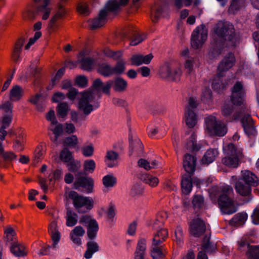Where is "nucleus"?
<instances>
[{
    "mask_svg": "<svg viewBox=\"0 0 259 259\" xmlns=\"http://www.w3.org/2000/svg\"><path fill=\"white\" fill-rule=\"evenodd\" d=\"M92 91H96L98 93L102 92L108 95H110V88H111V80L103 82L100 78L96 79L92 86Z\"/></svg>",
    "mask_w": 259,
    "mask_h": 259,
    "instance_id": "f3484780",
    "label": "nucleus"
},
{
    "mask_svg": "<svg viewBox=\"0 0 259 259\" xmlns=\"http://www.w3.org/2000/svg\"><path fill=\"white\" fill-rule=\"evenodd\" d=\"M215 32L218 38L212 44L208 53V57L210 60L217 58L225 47H235L239 43V37L235 33L233 25L229 23L220 24Z\"/></svg>",
    "mask_w": 259,
    "mask_h": 259,
    "instance_id": "f257e3e1",
    "label": "nucleus"
},
{
    "mask_svg": "<svg viewBox=\"0 0 259 259\" xmlns=\"http://www.w3.org/2000/svg\"><path fill=\"white\" fill-rule=\"evenodd\" d=\"M238 249L241 251H245L247 255L250 246L249 243L244 239H241L237 242Z\"/></svg>",
    "mask_w": 259,
    "mask_h": 259,
    "instance_id": "13d9d810",
    "label": "nucleus"
},
{
    "mask_svg": "<svg viewBox=\"0 0 259 259\" xmlns=\"http://www.w3.org/2000/svg\"><path fill=\"white\" fill-rule=\"evenodd\" d=\"M67 166L69 171L75 172L80 168L81 163L79 161L73 159V160L67 162Z\"/></svg>",
    "mask_w": 259,
    "mask_h": 259,
    "instance_id": "603ef678",
    "label": "nucleus"
},
{
    "mask_svg": "<svg viewBox=\"0 0 259 259\" xmlns=\"http://www.w3.org/2000/svg\"><path fill=\"white\" fill-rule=\"evenodd\" d=\"M205 132L210 136L222 137L227 132L226 125L222 121L218 120L212 115H209L205 119Z\"/></svg>",
    "mask_w": 259,
    "mask_h": 259,
    "instance_id": "423d86ee",
    "label": "nucleus"
},
{
    "mask_svg": "<svg viewBox=\"0 0 259 259\" xmlns=\"http://www.w3.org/2000/svg\"><path fill=\"white\" fill-rule=\"evenodd\" d=\"M22 95V89L19 85L14 86L11 90L10 99L11 101L19 100Z\"/></svg>",
    "mask_w": 259,
    "mask_h": 259,
    "instance_id": "a19ab883",
    "label": "nucleus"
},
{
    "mask_svg": "<svg viewBox=\"0 0 259 259\" xmlns=\"http://www.w3.org/2000/svg\"><path fill=\"white\" fill-rule=\"evenodd\" d=\"M130 146L132 149L137 151H140L143 149V145L138 138H135L130 142Z\"/></svg>",
    "mask_w": 259,
    "mask_h": 259,
    "instance_id": "338daca9",
    "label": "nucleus"
},
{
    "mask_svg": "<svg viewBox=\"0 0 259 259\" xmlns=\"http://www.w3.org/2000/svg\"><path fill=\"white\" fill-rule=\"evenodd\" d=\"M96 167V163L93 159L85 160L83 162V168L84 171L92 173Z\"/></svg>",
    "mask_w": 259,
    "mask_h": 259,
    "instance_id": "5fc2aeb1",
    "label": "nucleus"
},
{
    "mask_svg": "<svg viewBox=\"0 0 259 259\" xmlns=\"http://www.w3.org/2000/svg\"><path fill=\"white\" fill-rule=\"evenodd\" d=\"M232 103H225L221 110L222 114L229 121H233L240 118L244 131L248 136H253L256 130L253 121L248 112L242 110L239 113L234 111Z\"/></svg>",
    "mask_w": 259,
    "mask_h": 259,
    "instance_id": "f03ea898",
    "label": "nucleus"
},
{
    "mask_svg": "<svg viewBox=\"0 0 259 259\" xmlns=\"http://www.w3.org/2000/svg\"><path fill=\"white\" fill-rule=\"evenodd\" d=\"M80 97L78 98V109L84 115H89L93 110L94 107L92 102L95 97L92 91H88L79 93Z\"/></svg>",
    "mask_w": 259,
    "mask_h": 259,
    "instance_id": "9d476101",
    "label": "nucleus"
},
{
    "mask_svg": "<svg viewBox=\"0 0 259 259\" xmlns=\"http://www.w3.org/2000/svg\"><path fill=\"white\" fill-rule=\"evenodd\" d=\"M64 72L65 68L64 67L61 68L57 71L55 77L52 80L51 84H50V85L48 86V90H51L53 89V88L56 84V80L59 79L63 76V75L64 73Z\"/></svg>",
    "mask_w": 259,
    "mask_h": 259,
    "instance_id": "69168bd1",
    "label": "nucleus"
},
{
    "mask_svg": "<svg viewBox=\"0 0 259 259\" xmlns=\"http://www.w3.org/2000/svg\"><path fill=\"white\" fill-rule=\"evenodd\" d=\"M66 14L65 10L62 6H60L56 14L51 18L50 20L49 26L52 28L57 20L62 18Z\"/></svg>",
    "mask_w": 259,
    "mask_h": 259,
    "instance_id": "4c0bfd02",
    "label": "nucleus"
},
{
    "mask_svg": "<svg viewBox=\"0 0 259 259\" xmlns=\"http://www.w3.org/2000/svg\"><path fill=\"white\" fill-rule=\"evenodd\" d=\"M63 143L66 146L75 147L78 144V140L76 135H72L66 137Z\"/></svg>",
    "mask_w": 259,
    "mask_h": 259,
    "instance_id": "8fccbe9b",
    "label": "nucleus"
},
{
    "mask_svg": "<svg viewBox=\"0 0 259 259\" xmlns=\"http://www.w3.org/2000/svg\"><path fill=\"white\" fill-rule=\"evenodd\" d=\"M143 191V188L142 185L139 183L134 184L131 189L130 195L132 197H138L142 195Z\"/></svg>",
    "mask_w": 259,
    "mask_h": 259,
    "instance_id": "3c124183",
    "label": "nucleus"
},
{
    "mask_svg": "<svg viewBox=\"0 0 259 259\" xmlns=\"http://www.w3.org/2000/svg\"><path fill=\"white\" fill-rule=\"evenodd\" d=\"M12 109V104L9 101L4 102L0 105V110H2L3 115H13Z\"/></svg>",
    "mask_w": 259,
    "mask_h": 259,
    "instance_id": "09e8293b",
    "label": "nucleus"
},
{
    "mask_svg": "<svg viewBox=\"0 0 259 259\" xmlns=\"http://www.w3.org/2000/svg\"><path fill=\"white\" fill-rule=\"evenodd\" d=\"M13 148L18 151H22L23 150V140L21 135L17 136V139L14 141Z\"/></svg>",
    "mask_w": 259,
    "mask_h": 259,
    "instance_id": "bf43d9fd",
    "label": "nucleus"
},
{
    "mask_svg": "<svg viewBox=\"0 0 259 259\" xmlns=\"http://www.w3.org/2000/svg\"><path fill=\"white\" fill-rule=\"evenodd\" d=\"M152 55L148 54L146 56L142 55H133L131 60L132 64L136 66H140L142 64H148L152 59Z\"/></svg>",
    "mask_w": 259,
    "mask_h": 259,
    "instance_id": "a878e982",
    "label": "nucleus"
},
{
    "mask_svg": "<svg viewBox=\"0 0 259 259\" xmlns=\"http://www.w3.org/2000/svg\"><path fill=\"white\" fill-rule=\"evenodd\" d=\"M60 158L63 162H68L73 160V156L72 153L67 148H64L60 152Z\"/></svg>",
    "mask_w": 259,
    "mask_h": 259,
    "instance_id": "a18cd8bd",
    "label": "nucleus"
},
{
    "mask_svg": "<svg viewBox=\"0 0 259 259\" xmlns=\"http://www.w3.org/2000/svg\"><path fill=\"white\" fill-rule=\"evenodd\" d=\"M159 246H152L151 250V255L153 259H158L164 257V254Z\"/></svg>",
    "mask_w": 259,
    "mask_h": 259,
    "instance_id": "6e6d98bb",
    "label": "nucleus"
},
{
    "mask_svg": "<svg viewBox=\"0 0 259 259\" xmlns=\"http://www.w3.org/2000/svg\"><path fill=\"white\" fill-rule=\"evenodd\" d=\"M251 185L239 179L235 184V189L236 192L241 196H247L251 193Z\"/></svg>",
    "mask_w": 259,
    "mask_h": 259,
    "instance_id": "aec40b11",
    "label": "nucleus"
},
{
    "mask_svg": "<svg viewBox=\"0 0 259 259\" xmlns=\"http://www.w3.org/2000/svg\"><path fill=\"white\" fill-rule=\"evenodd\" d=\"M87 249L84 254V257L86 259L91 258L93 254L97 252L99 249L98 243L93 240L87 242Z\"/></svg>",
    "mask_w": 259,
    "mask_h": 259,
    "instance_id": "c756f323",
    "label": "nucleus"
},
{
    "mask_svg": "<svg viewBox=\"0 0 259 259\" xmlns=\"http://www.w3.org/2000/svg\"><path fill=\"white\" fill-rule=\"evenodd\" d=\"M79 223L87 227L88 238L93 240L96 237L99 226L97 222L93 217L89 214L81 216L79 219Z\"/></svg>",
    "mask_w": 259,
    "mask_h": 259,
    "instance_id": "9b49d317",
    "label": "nucleus"
},
{
    "mask_svg": "<svg viewBox=\"0 0 259 259\" xmlns=\"http://www.w3.org/2000/svg\"><path fill=\"white\" fill-rule=\"evenodd\" d=\"M68 197L79 213L87 212L93 207L94 201L91 197L83 196L74 191L69 193Z\"/></svg>",
    "mask_w": 259,
    "mask_h": 259,
    "instance_id": "0eeeda50",
    "label": "nucleus"
},
{
    "mask_svg": "<svg viewBox=\"0 0 259 259\" xmlns=\"http://www.w3.org/2000/svg\"><path fill=\"white\" fill-rule=\"evenodd\" d=\"M125 61L120 59L118 60L114 65L112 67L114 75H121L124 73L126 69Z\"/></svg>",
    "mask_w": 259,
    "mask_h": 259,
    "instance_id": "58836bf2",
    "label": "nucleus"
},
{
    "mask_svg": "<svg viewBox=\"0 0 259 259\" xmlns=\"http://www.w3.org/2000/svg\"><path fill=\"white\" fill-rule=\"evenodd\" d=\"M66 225L67 227L74 226L78 221V215L70 209H68L65 216Z\"/></svg>",
    "mask_w": 259,
    "mask_h": 259,
    "instance_id": "f704fd0d",
    "label": "nucleus"
},
{
    "mask_svg": "<svg viewBox=\"0 0 259 259\" xmlns=\"http://www.w3.org/2000/svg\"><path fill=\"white\" fill-rule=\"evenodd\" d=\"M69 110V105L68 103L66 102L59 103L56 107V111L59 117H66Z\"/></svg>",
    "mask_w": 259,
    "mask_h": 259,
    "instance_id": "c9c22d12",
    "label": "nucleus"
},
{
    "mask_svg": "<svg viewBox=\"0 0 259 259\" xmlns=\"http://www.w3.org/2000/svg\"><path fill=\"white\" fill-rule=\"evenodd\" d=\"M75 176V181L73 183L74 189H79L80 187H82L87 193L93 192L94 180L92 178L83 176L81 172H77Z\"/></svg>",
    "mask_w": 259,
    "mask_h": 259,
    "instance_id": "ddd939ff",
    "label": "nucleus"
},
{
    "mask_svg": "<svg viewBox=\"0 0 259 259\" xmlns=\"http://www.w3.org/2000/svg\"><path fill=\"white\" fill-rule=\"evenodd\" d=\"M182 189L183 193L189 194L192 190V179L189 175H185L182 177L181 181Z\"/></svg>",
    "mask_w": 259,
    "mask_h": 259,
    "instance_id": "72a5a7b5",
    "label": "nucleus"
},
{
    "mask_svg": "<svg viewBox=\"0 0 259 259\" xmlns=\"http://www.w3.org/2000/svg\"><path fill=\"white\" fill-rule=\"evenodd\" d=\"M235 62V58L233 54L229 53L220 62L218 69V73L223 74L224 72L228 71L234 65Z\"/></svg>",
    "mask_w": 259,
    "mask_h": 259,
    "instance_id": "dca6fc26",
    "label": "nucleus"
},
{
    "mask_svg": "<svg viewBox=\"0 0 259 259\" xmlns=\"http://www.w3.org/2000/svg\"><path fill=\"white\" fill-rule=\"evenodd\" d=\"M218 204L222 212L225 214H231L237 210L234 201L231 198L233 194V190L231 186H224L220 188Z\"/></svg>",
    "mask_w": 259,
    "mask_h": 259,
    "instance_id": "20e7f679",
    "label": "nucleus"
},
{
    "mask_svg": "<svg viewBox=\"0 0 259 259\" xmlns=\"http://www.w3.org/2000/svg\"><path fill=\"white\" fill-rule=\"evenodd\" d=\"M247 255L249 258L259 259V246H251Z\"/></svg>",
    "mask_w": 259,
    "mask_h": 259,
    "instance_id": "052dcab7",
    "label": "nucleus"
},
{
    "mask_svg": "<svg viewBox=\"0 0 259 259\" xmlns=\"http://www.w3.org/2000/svg\"><path fill=\"white\" fill-rule=\"evenodd\" d=\"M226 156L222 159L225 165L231 167H236L238 165L239 158L242 157V152L237 150L232 143H230L224 148Z\"/></svg>",
    "mask_w": 259,
    "mask_h": 259,
    "instance_id": "6e6552de",
    "label": "nucleus"
},
{
    "mask_svg": "<svg viewBox=\"0 0 259 259\" xmlns=\"http://www.w3.org/2000/svg\"><path fill=\"white\" fill-rule=\"evenodd\" d=\"M50 0H32L31 8L23 13L25 20H33L37 16L41 14L42 19L47 20L50 15L51 9L48 7Z\"/></svg>",
    "mask_w": 259,
    "mask_h": 259,
    "instance_id": "7ed1b4c3",
    "label": "nucleus"
},
{
    "mask_svg": "<svg viewBox=\"0 0 259 259\" xmlns=\"http://www.w3.org/2000/svg\"><path fill=\"white\" fill-rule=\"evenodd\" d=\"M185 119L186 123L189 127H194L197 122V117L195 111L193 110H186Z\"/></svg>",
    "mask_w": 259,
    "mask_h": 259,
    "instance_id": "c85d7f7f",
    "label": "nucleus"
},
{
    "mask_svg": "<svg viewBox=\"0 0 259 259\" xmlns=\"http://www.w3.org/2000/svg\"><path fill=\"white\" fill-rule=\"evenodd\" d=\"M196 158L189 154L185 155L183 159V167L186 172L189 174L194 172L196 166Z\"/></svg>",
    "mask_w": 259,
    "mask_h": 259,
    "instance_id": "4be33fe9",
    "label": "nucleus"
},
{
    "mask_svg": "<svg viewBox=\"0 0 259 259\" xmlns=\"http://www.w3.org/2000/svg\"><path fill=\"white\" fill-rule=\"evenodd\" d=\"M85 233V231L82 226H77L70 231L69 237L73 243L79 246L82 244L81 237Z\"/></svg>",
    "mask_w": 259,
    "mask_h": 259,
    "instance_id": "a211bd4d",
    "label": "nucleus"
},
{
    "mask_svg": "<svg viewBox=\"0 0 259 259\" xmlns=\"http://www.w3.org/2000/svg\"><path fill=\"white\" fill-rule=\"evenodd\" d=\"M13 115H3L0 118V124L2 127L7 128L12 122Z\"/></svg>",
    "mask_w": 259,
    "mask_h": 259,
    "instance_id": "4d7b16f0",
    "label": "nucleus"
},
{
    "mask_svg": "<svg viewBox=\"0 0 259 259\" xmlns=\"http://www.w3.org/2000/svg\"><path fill=\"white\" fill-rule=\"evenodd\" d=\"M10 251L17 257L24 256L27 254L25 246L18 242H14L12 244Z\"/></svg>",
    "mask_w": 259,
    "mask_h": 259,
    "instance_id": "cd10ccee",
    "label": "nucleus"
},
{
    "mask_svg": "<svg viewBox=\"0 0 259 259\" xmlns=\"http://www.w3.org/2000/svg\"><path fill=\"white\" fill-rule=\"evenodd\" d=\"M138 164L140 167L143 168L146 170H149L152 168H157L159 163L158 161L156 160L148 161L147 160L141 158L138 160Z\"/></svg>",
    "mask_w": 259,
    "mask_h": 259,
    "instance_id": "7c9ffc66",
    "label": "nucleus"
},
{
    "mask_svg": "<svg viewBox=\"0 0 259 259\" xmlns=\"http://www.w3.org/2000/svg\"><path fill=\"white\" fill-rule=\"evenodd\" d=\"M182 73L180 65L176 63H165L159 70L161 78L171 80H178Z\"/></svg>",
    "mask_w": 259,
    "mask_h": 259,
    "instance_id": "1a4fd4ad",
    "label": "nucleus"
},
{
    "mask_svg": "<svg viewBox=\"0 0 259 259\" xmlns=\"http://www.w3.org/2000/svg\"><path fill=\"white\" fill-rule=\"evenodd\" d=\"M97 71L99 74L106 77L114 75L112 66L106 63L100 64L98 67Z\"/></svg>",
    "mask_w": 259,
    "mask_h": 259,
    "instance_id": "2f4dec72",
    "label": "nucleus"
},
{
    "mask_svg": "<svg viewBox=\"0 0 259 259\" xmlns=\"http://www.w3.org/2000/svg\"><path fill=\"white\" fill-rule=\"evenodd\" d=\"M81 64V68L85 70L90 71L92 69L94 64V60L91 58L87 57L83 58L79 61Z\"/></svg>",
    "mask_w": 259,
    "mask_h": 259,
    "instance_id": "de8ad7c7",
    "label": "nucleus"
},
{
    "mask_svg": "<svg viewBox=\"0 0 259 259\" xmlns=\"http://www.w3.org/2000/svg\"><path fill=\"white\" fill-rule=\"evenodd\" d=\"M153 234L152 246H161V245L168 236V231L163 228L160 229L155 230Z\"/></svg>",
    "mask_w": 259,
    "mask_h": 259,
    "instance_id": "6ab92c4d",
    "label": "nucleus"
},
{
    "mask_svg": "<svg viewBox=\"0 0 259 259\" xmlns=\"http://www.w3.org/2000/svg\"><path fill=\"white\" fill-rule=\"evenodd\" d=\"M207 29L204 25L198 26L192 34V47L195 49L201 48L207 38Z\"/></svg>",
    "mask_w": 259,
    "mask_h": 259,
    "instance_id": "f8f14e48",
    "label": "nucleus"
},
{
    "mask_svg": "<svg viewBox=\"0 0 259 259\" xmlns=\"http://www.w3.org/2000/svg\"><path fill=\"white\" fill-rule=\"evenodd\" d=\"M146 249V240L140 238L137 243L134 255L135 259H144Z\"/></svg>",
    "mask_w": 259,
    "mask_h": 259,
    "instance_id": "b1692460",
    "label": "nucleus"
},
{
    "mask_svg": "<svg viewBox=\"0 0 259 259\" xmlns=\"http://www.w3.org/2000/svg\"><path fill=\"white\" fill-rule=\"evenodd\" d=\"M240 179L251 186H256L259 183L256 176L252 172L247 170L241 171V177Z\"/></svg>",
    "mask_w": 259,
    "mask_h": 259,
    "instance_id": "5701e85b",
    "label": "nucleus"
},
{
    "mask_svg": "<svg viewBox=\"0 0 259 259\" xmlns=\"http://www.w3.org/2000/svg\"><path fill=\"white\" fill-rule=\"evenodd\" d=\"M218 151L215 148H210L204 153L201 161L205 164H209L212 162L218 155Z\"/></svg>",
    "mask_w": 259,
    "mask_h": 259,
    "instance_id": "bb28decb",
    "label": "nucleus"
},
{
    "mask_svg": "<svg viewBox=\"0 0 259 259\" xmlns=\"http://www.w3.org/2000/svg\"><path fill=\"white\" fill-rule=\"evenodd\" d=\"M94 147L92 144L84 145L81 148V153L85 157H89L92 156L94 154Z\"/></svg>",
    "mask_w": 259,
    "mask_h": 259,
    "instance_id": "864d4df0",
    "label": "nucleus"
},
{
    "mask_svg": "<svg viewBox=\"0 0 259 259\" xmlns=\"http://www.w3.org/2000/svg\"><path fill=\"white\" fill-rule=\"evenodd\" d=\"M44 101V98L40 94H36L35 96L32 97L30 99L29 101L37 106V109L39 111H42L43 110L42 107H39L38 105V103L42 102Z\"/></svg>",
    "mask_w": 259,
    "mask_h": 259,
    "instance_id": "e2e57ef3",
    "label": "nucleus"
},
{
    "mask_svg": "<svg viewBox=\"0 0 259 259\" xmlns=\"http://www.w3.org/2000/svg\"><path fill=\"white\" fill-rule=\"evenodd\" d=\"M118 153L113 150H109L107 152L105 157V163L109 167L116 166L118 165Z\"/></svg>",
    "mask_w": 259,
    "mask_h": 259,
    "instance_id": "393cba45",
    "label": "nucleus"
},
{
    "mask_svg": "<svg viewBox=\"0 0 259 259\" xmlns=\"http://www.w3.org/2000/svg\"><path fill=\"white\" fill-rule=\"evenodd\" d=\"M103 184L106 188L113 187L116 183V178L112 175H107L102 179Z\"/></svg>",
    "mask_w": 259,
    "mask_h": 259,
    "instance_id": "c03bdc74",
    "label": "nucleus"
},
{
    "mask_svg": "<svg viewBox=\"0 0 259 259\" xmlns=\"http://www.w3.org/2000/svg\"><path fill=\"white\" fill-rule=\"evenodd\" d=\"M104 54L105 56L114 60H120L121 58L122 57L123 52L120 50L113 51L109 49H105L104 50Z\"/></svg>",
    "mask_w": 259,
    "mask_h": 259,
    "instance_id": "79ce46f5",
    "label": "nucleus"
},
{
    "mask_svg": "<svg viewBox=\"0 0 259 259\" xmlns=\"http://www.w3.org/2000/svg\"><path fill=\"white\" fill-rule=\"evenodd\" d=\"M206 230V226L203 221L200 218L194 219L190 224V233L195 237H199Z\"/></svg>",
    "mask_w": 259,
    "mask_h": 259,
    "instance_id": "2eb2a0df",
    "label": "nucleus"
},
{
    "mask_svg": "<svg viewBox=\"0 0 259 259\" xmlns=\"http://www.w3.org/2000/svg\"><path fill=\"white\" fill-rule=\"evenodd\" d=\"M141 180L152 187H156L159 183V180L157 177L147 174L143 175Z\"/></svg>",
    "mask_w": 259,
    "mask_h": 259,
    "instance_id": "e433bc0d",
    "label": "nucleus"
},
{
    "mask_svg": "<svg viewBox=\"0 0 259 259\" xmlns=\"http://www.w3.org/2000/svg\"><path fill=\"white\" fill-rule=\"evenodd\" d=\"M196 139V135L193 132L190 137L189 141L187 143L186 148L187 149H190L193 151H198L201 148V145L200 144L197 143Z\"/></svg>",
    "mask_w": 259,
    "mask_h": 259,
    "instance_id": "ea45409f",
    "label": "nucleus"
},
{
    "mask_svg": "<svg viewBox=\"0 0 259 259\" xmlns=\"http://www.w3.org/2000/svg\"><path fill=\"white\" fill-rule=\"evenodd\" d=\"M111 87L117 93H123L126 91L127 87V82L121 77H117L113 80H110Z\"/></svg>",
    "mask_w": 259,
    "mask_h": 259,
    "instance_id": "412c9836",
    "label": "nucleus"
},
{
    "mask_svg": "<svg viewBox=\"0 0 259 259\" xmlns=\"http://www.w3.org/2000/svg\"><path fill=\"white\" fill-rule=\"evenodd\" d=\"M196 59L193 58H188L185 63V68L189 73H190L193 70L194 64L195 63Z\"/></svg>",
    "mask_w": 259,
    "mask_h": 259,
    "instance_id": "774afa93",
    "label": "nucleus"
},
{
    "mask_svg": "<svg viewBox=\"0 0 259 259\" xmlns=\"http://www.w3.org/2000/svg\"><path fill=\"white\" fill-rule=\"evenodd\" d=\"M51 235V238L53 241L52 248L54 249H56L58 248V242H59L61 238L60 233L59 232H53L50 233Z\"/></svg>",
    "mask_w": 259,
    "mask_h": 259,
    "instance_id": "0e129e2a",
    "label": "nucleus"
},
{
    "mask_svg": "<svg viewBox=\"0 0 259 259\" xmlns=\"http://www.w3.org/2000/svg\"><path fill=\"white\" fill-rule=\"evenodd\" d=\"M45 153V150L42 146H38L34 151L33 161L35 163H37L43 158Z\"/></svg>",
    "mask_w": 259,
    "mask_h": 259,
    "instance_id": "49530a36",
    "label": "nucleus"
},
{
    "mask_svg": "<svg viewBox=\"0 0 259 259\" xmlns=\"http://www.w3.org/2000/svg\"><path fill=\"white\" fill-rule=\"evenodd\" d=\"M223 75V74H221V73H218L217 76L214 78L212 82V88L214 90L220 91L226 88V84L223 82L222 79L221 78Z\"/></svg>",
    "mask_w": 259,
    "mask_h": 259,
    "instance_id": "37998d69",
    "label": "nucleus"
},
{
    "mask_svg": "<svg viewBox=\"0 0 259 259\" xmlns=\"http://www.w3.org/2000/svg\"><path fill=\"white\" fill-rule=\"evenodd\" d=\"M128 2V0L109 1L106 5L105 9H103L100 11L98 17L89 21L91 28L92 29L98 28L105 23L107 15L106 9L111 12L116 11L119 9L120 5H125Z\"/></svg>",
    "mask_w": 259,
    "mask_h": 259,
    "instance_id": "39448f33",
    "label": "nucleus"
},
{
    "mask_svg": "<svg viewBox=\"0 0 259 259\" xmlns=\"http://www.w3.org/2000/svg\"><path fill=\"white\" fill-rule=\"evenodd\" d=\"M247 219V214L245 212H239L236 214L230 221V224L234 226L243 225Z\"/></svg>",
    "mask_w": 259,
    "mask_h": 259,
    "instance_id": "473e14b6",
    "label": "nucleus"
},
{
    "mask_svg": "<svg viewBox=\"0 0 259 259\" xmlns=\"http://www.w3.org/2000/svg\"><path fill=\"white\" fill-rule=\"evenodd\" d=\"M17 158V155L12 151H5L2 156V158L4 161L10 162H13L16 160Z\"/></svg>",
    "mask_w": 259,
    "mask_h": 259,
    "instance_id": "680f3d73",
    "label": "nucleus"
},
{
    "mask_svg": "<svg viewBox=\"0 0 259 259\" xmlns=\"http://www.w3.org/2000/svg\"><path fill=\"white\" fill-rule=\"evenodd\" d=\"M231 101L234 105H240L243 103L245 92L241 82H236L231 89Z\"/></svg>",
    "mask_w": 259,
    "mask_h": 259,
    "instance_id": "4468645a",
    "label": "nucleus"
}]
</instances>
